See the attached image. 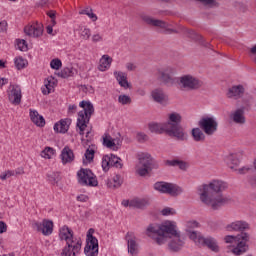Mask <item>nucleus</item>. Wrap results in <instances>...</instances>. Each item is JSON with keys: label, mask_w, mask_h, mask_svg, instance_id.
Instances as JSON below:
<instances>
[{"label": "nucleus", "mask_w": 256, "mask_h": 256, "mask_svg": "<svg viewBox=\"0 0 256 256\" xmlns=\"http://www.w3.org/2000/svg\"><path fill=\"white\" fill-rule=\"evenodd\" d=\"M225 189H227V184L221 180H212L209 184H202L198 187L200 201L207 207H211L213 211H217L229 203V198L221 194Z\"/></svg>", "instance_id": "f257e3e1"}, {"label": "nucleus", "mask_w": 256, "mask_h": 256, "mask_svg": "<svg viewBox=\"0 0 256 256\" xmlns=\"http://www.w3.org/2000/svg\"><path fill=\"white\" fill-rule=\"evenodd\" d=\"M181 114L173 112L168 114V120L165 123H152L149 124L151 133H158L159 135L166 133L168 137L177 139V141H187V132L183 126Z\"/></svg>", "instance_id": "f03ea898"}, {"label": "nucleus", "mask_w": 256, "mask_h": 256, "mask_svg": "<svg viewBox=\"0 0 256 256\" xmlns=\"http://www.w3.org/2000/svg\"><path fill=\"white\" fill-rule=\"evenodd\" d=\"M59 237L61 241L66 242V246L62 249L61 256H79L81 253V247L83 246V240L81 238H75L73 230L67 226H63L60 229Z\"/></svg>", "instance_id": "7ed1b4c3"}, {"label": "nucleus", "mask_w": 256, "mask_h": 256, "mask_svg": "<svg viewBox=\"0 0 256 256\" xmlns=\"http://www.w3.org/2000/svg\"><path fill=\"white\" fill-rule=\"evenodd\" d=\"M79 105L83 110L78 113L76 128L79 135L83 136L85 135V129H87L91 115L95 113V108L89 101H81Z\"/></svg>", "instance_id": "20e7f679"}, {"label": "nucleus", "mask_w": 256, "mask_h": 256, "mask_svg": "<svg viewBox=\"0 0 256 256\" xmlns=\"http://www.w3.org/2000/svg\"><path fill=\"white\" fill-rule=\"evenodd\" d=\"M172 225L173 222H166L160 226L157 224H150L146 228V235L147 237L154 239L157 245H164V243H167V233Z\"/></svg>", "instance_id": "39448f33"}, {"label": "nucleus", "mask_w": 256, "mask_h": 256, "mask_svg": "<svg viewBox=\"0 0 256 256\" xmlns=\"http://www.w3.org/2000/svg\"><path fill=\"white\" fill-rule=\"evenodd\" d=\"M250 239L251 235H249V233L242 232L236 236H225L224 241L225 243H236L237 245L232 249V253H234V255H243V253H247V250L249 249L247 243H249Z\"/></svg>", "instance_id": "423d86ee"}, {"label": "nucleus", "mask_w": 256, "mask_h": 256, "mask_svg": "<svg viewBox=\"0 0 256 256\" xmlns=\"http://www.w3.org/2000/svg\"><path fill=\"white\" fill-rule=\"evenodd\" d=\"M140 18L143 23H145V25H149L150 27H156L160 30V33H163V35H177V33H179V30L173 28V25L166 21L153 18L147 14H141Z\"/></svg>", "instance_id": "0eeeda50"}, {"label": "nucleus", "mask_w": 256, "mask_h": 256, "mask_svg": "<svg viewBox=\"0 0 256 256\" xmlns=\"http://www.w3.org/2000/svg\"><path fill=\"white\" fill-rule=\"evenodd\" d=\"M168 242V248L170 251L177 253V251H181L183 249V245H185V239L181 237V233L177 231V225L172 222L168 233H166V242Z\"/></svg>", "instance_id": "6e6552de"}, {"label": "nucleus", "mask_w": 256, "mask_h": 256, "mask_svg": "<svg viewBox=\"0 0 256 256\" xmlns=\"http://www.w3.org/2000/svg\"><path fill=\"white\" fill-rule=\"evenodd\" d=\"M151 165H153V157L147 153L140 154L139 162L136 165V173L140 175V177H145L149 171H152Z\"/></svg>", "instance_id": "1a4fd4ad"}, {"label": "nucleus", "mask_w": 256, "mask_h": 256, "mask_svg": "<svg viewBox=\"0 0 256 256\" xmlns=\"http://www.w3.org/2000/svg\"><path fill=\"white\" fill-rule=\"evenodd\" d=\"M155 191L159 193H164L166 195H172V197H177V195H181L183 190L181 187L177 186L176 184L169 183V182H156L154 184Z\"/></svg>", "instance_id": "9d476101"}, {"label": "nucleus", "mask_w": 256, "mask_h": 256, "mask_svg": "<svg viewBox=\"0 0 256 256\" xmlns=\"http://www.w3.org/2000/svg\"><path fill=\"white\" fill-rule=\"evenodd\" d=\"M77 175L78 183H80V185H85L87 187H97V185H99L97 177L89 169L81 168Z\"/></svg>", "instance_id": "9b49d317"}, {"label": "nucleus", "mask_w": 256, "mask_h": 256, "mask_svg": "<svg viewBox=\"0 0 256 256\" xmlns=\"http://www.w3.org/2000/svg\"><path fill=\"white\" fill-rule=\"evenodd\" d=\"M93 233H95V230L93 228H90L87 232V238H86V246L84 248V253H90V255L87 256H97L99 255V240H97Z\"/></svg>", "instance_id": "f8f14e48"}, {"label": "nucleus", "mask_w": 256, "mask_h": 256, "mask_svg": "<svg viewBox=\"0 0 256 256\" xmlns=\"http://www.w3.org/2000/svg\"><path fill=\"white\" fill-rule=\"evenodd\" d=\"M198 125L200 129H202L205 135L211 136L217 133V129L219 127V123L213 117H203L199 122Z\"/></svg>", "instance_id": "ddd939ff"}, {"label": "nucleus", "mask_w": 256, "mask_h": 256, "mask_svg": "<svg viewBox=\"0 0 256 256\" xmlns=\"http://www.w3.org/2000/svg\"><path fill=\"white\" fill-rule=\"evenodd\" d=\"M157 79L164 85H173L175 83V69L173 67L158 69Z\"/></svg>", "instance_id": "4468645a"}, {"label": "nucleus", "mask_w": 256, "mask_h": 256, "mask_svg": "<svg viewBox=\"0 0 256 256\" xmlns=\"http://www.w3.org/2000/svg\"><path fill=\"white\" fill-rule=\"evenodd\" d=\"M180 85L187 91H195V89L203 87V82L191 75H184L180 77Z\"/></svg>", "instance_id": "2eb2a0df"}, {"label": "nucleus", "mask_w": 256, "mask_h": 256, "mask_svg": "<svg viewBox=\"0 0 256 256\" xmlns=\"http://www.w3.org/2000/svg\"><path fill=\"white\" fill-rule=\"evenodd\" d=\"M110 167L123 169V160L115 154L105 155L102 158V169L103 171H107Z\"/></svg>", "instance_id": "dca6fc26"}, {"label": "nucleus", "mask_w": 256, "mask_h": 256, "mask_svg": "<svg viewBox=\"0 0 256 256\" xmlns=\"http://www.w3.org/2000/svg\"><path fill=\"white\" fill-rule=\"evenodd\" d=\"M8 98L13 105L21 103V87L17 84H11L8 88Z\"/></svg>", "instance_id": "f3484780"}, {"label": "nucleus", "mask_w": 256, "mask_h": 256, "mask_svg": "<svg viewBox=\"0 0 256 256\" xmlns=\"http://www.w3.org/2000/svg\"><path fill=\"white\" fill-rule=\"evenodd\" d=\"M250 229V225L245 220H236L226 226V231H236L238 233H245Z\"/></svg>", "instance_id": "a211bd4d"}, {"label": "nucleus", "mask_w": 256, "mask_h": 256, "mask_svg": "<svg viewBox=\"0 0 256 256\" xmlns=\"http://www.w3.org/2000/svg\"><path fill=\"white\" fill-rule=\"evenodd\" d=\"M245 95V87L241 84L234 85L228 89L226 96L228 99H241Z\"/></svg>", "instance_id": "6ab92c4d"}, {"label": "nucleus", "mask_w": 256, "mask_h": 256, "mask_svg": "<svg viewBox=\"0 0 256 256\" xmlns=\"http://www.w3.org/2000/svg\"><path fill=\"white\" fill-rule=\"evenodd\" d=\"M151 97L155 103H159L160 105H167V101H169V97L161 88L154 89L151 92Z\"/></svg>", "instance_id": "aec40b11"}, {"label": "nucleus", "mask_w": 256, "mask_h": 256, "mask_svg": "<svg viewBox=\"0 0 256 256\" xmlns=\"http://www.w3.org/2000/svg\"><path fill=\"white\" fill-rule=\"evenodd\" d=\"M230 119L236 125H245V123H247V119L245 118V109L238 108L235 111L231 112Z\"/></svg>", "instance_id": "412c9836"}, {"label": "nucleus", "mask_w": 256, "mask_h": 256, "mask_svg": "<svg viewBox=\"0 0 256 256\" xmlns=\"http://www.w3.org/2000/svg\"><path fill=\"white\" fill-rule=\"evenodd\" d=\"M62 165H68L75 161V153L70 149L69 146H65L60 154Z\"/></svg>", "instance_id": "4be33fe9"}, {"label": "nucleus", "mask_w": 256, "mask_h": 256, "mask_svg": "<svg viewBox=\"0 0 256 256\" xmlns=\"http://www.w3.org/2000/svg\"><path fill=\"white\" fill-rule=\"evenodd\" d=\"M35 227L37 231H40L44 235H51L53 233V221L43 220L42 222H36Z\"/></svg>", "instance_id": "5701e85b"}, {"label": "nucleus", "mask_w": 256, "mask_h": 256, "mask_svg": "<svg viewBox=\"0 0 256 256\" xmlns=\"http://www.w3.org/2000/svg\"><path fill=\"white\" fill-rule=\"evenodd\" d=\"M24 33L28 35V37H41V35H43V25L33 24L26 26L24 28Z\"/></svg>", "instance_id": "b1692460"}, {"label": "nucleus", "mask_w": 256, "mask_h": 256, "mask_svg": "<svg viewBox=\"0 0 256 256\" xmlns=\"http://www.w3.org/2000/svg\"><path fill=\"white\" fill-rule=\"evenodd\" d=\"M200 247H208V249H211V251H214V253H218L219 251L217 240H215L213 237L200 238Z\"/></svg>", "instance_id": "393cba45"}, {"label": "nucleus", "mask_w": 256, "mask_h": 256, "mask_svg": "<svg viewBox=\"0 0 256 256\" xmlns=\"http://www.w3.org/2000/svg\"><path fill=\"white\" fill-rule=\"evenodd\" d=\"M114 76L118 81V84L120 85V87H123V89H131V83L127 81V73L121 72V71H115Z\"/></svg>", "instance_id": "a878e982"}, {"label": "nucleus", "mask_w": 256, "mask_h": 256, "mask_svg": "<svg viewBox=\"0 0 256 256\" xmlns=\"http://www.w3.org/2000/svg\"><path fill=\"white\" fill-rule=\"evenodd\" d=\"M69 125H71V119H62L59 122L55 123L54 131L56 133H67V131H69Z\"/></svg>", "instance_id": "bb28decb"}, {"label": "nucleus", "mask_w": 256, "mask_h": 256, "mask_svg": "<svg viewBox=\"0 0 256 256\" xmlns=\"http://www.w3.org/2000/svg\"><path fill=\"white\" fill-rule=\"evenodd\" d=\"M30 119L37 127H45V118L37 110H30Z\"/></svg>", "instance_id": "cd10ccee"}, {"label": "nucleus", "mask_w": 256, "mask_h": 256, "mask_svg": "<svg viewBox=\"0 0 256 256\" xmlns=\"http://www.w3.org/2000/svg\"><path fill=\"white\" fill-rule=\"evenodd\" d=\"M123 185V178L121 175L116 174L112 179L107 180V187L109 189H119Z\"/></svg>", "instance_id": "c85d7f7f"}, {"label": "nucleus", "mask_w": 256, "mask_h": 256, "mask_svg": "<svg viewBox=\"0 0 256 256\" xmlns=\"http://www.w3.org/2000/svg\"><path fill=\"white\" fill-rule=\"evenodd\" d=\"M149 203V199L147 198H137L130 201V207H134L135 209H145V207H148Z\"/></svg>", "instance_id": "c756f323"}, {"label": "nucleus", "mask_w": 256, "mask_h": 256, "mask_svg": "<svg viewBox=\"0 0 256 256\" xmlns=\"http://www.w3.org/2000/svg\"><path fill=\"white\" fill-rule=\"evenodd\" d=\"M111 63H113V58L109 55H103L98 66L99 71H107L111 67Z\"/></svg>", "instance_id": "7c9ffc66"}, {"label": "nucleus", "mask_w": 256, "mask_h": 256, "mask_svg": "<svg viewBox=\"0 0 256 256\" xmlns=\"http://www.w3.org/2000/svg\"><path fill=\"white\" fill-rule=\"evenodd\" d=\"M57 85V80L54 77H49L45 81V88L42 90L43 95H49L53 89H55V86Z\"/></svg>", "instance_id": "2f4dec72"}, {"label": "nucleus", "mask_w": 256, "mask_h": 256, "mask_svg": "<svg viewBox=\"0 0 256 256\" xmlns=\"http://www.w3.org/2000/svg\"><path fill=\"white\" fill-rule=\"evenodd\" d=\"M204 131L200 128H193L192 129V137L194 139V141H196L197 143H203V141H205L206 136L205 133H203Z\"/></svg>", "instance_id": "473e14b6"}, {"label": "nucleus", "mask_w": 256, "mask_h": 256, "mask_svg": "<svg viewBox=\"0 0 256 256\" xmlns=\"http://www.w3.org/2000/svg\"><path fill=\"white\" fill-rule=\"evenodd\" d=\"M166 165H169L170 167H179L181 171H187V167H189V164L183 160H168L166 161Z\"/></svg>", "instance_id": "72a5a7b5"}, {"label": "nucleus", "mask_w": 256, "mask_h": 256, "mask_svg": "<svg viewBox=\"0 0 256 256\" xmlns=\"http://www.w3.org/2000/svg\"><path fill=\"white\" fill-rule=\"evenodd\" d=\"M128 253L132 256H137V253H139V245L133 238L128 239Z\"/></svg>", "instance_id": "f704fd0d"}, {"label": "nucleus", "mask_w": 256, "mask_h": 256, "mask_svg": "<svg viewBox=\"0 0 256 256\" xmlns=\"http://www.w3.org/2000/svg\"><path fill=\"white\" fill-rule=\"evenodd\" d=\"M47 177H48V181L52 185H56L57 187H59V181H61V174L59 172H52L48 174Z\"/></svg>", "instance_id": "c9c22d12"}, {"label": "nucleus", "mask_w": 256, "mask_h": 256, "mask_svg": "<svg viewBox=\"0 0 256 256\" xmlns=\"http://www.w3.org/2000/svg\"><path fill=\"white\" fill-rule=\"evenodd\" d=\"M73 75H75V69H73V67H66L58 73V77H62V79L73 77Z\"/></svg>", "instance_id": "e433bc0d"}, {"label": "nucleus", "mask_w": 256, "mask_h": 256, "mask_svg": "<svg viewBox=\"0 0 256 256\" xmlns=\"http://www.w3.org/2000/svg\"><path fill=\"white\" fill-rule=\"evenodd\" d=\"M189 233V237L190 239H192V241H194V243H196L198 246L201 245L200 239H203V235H201V233L197 232V231H193V230H187Z\"/></svg>", "instance_id": "4c0bfd02"}, {"label": "nucleus", "mask_w": 256, "mask_h": 256, "mask_svg": "<svg viewBox=\"0 0 256 256\" xmlns=\"http://www.w3.org/2000/svg\"><path fill=\"white\" fill-rule=\"evenodd\" d=\"M40 155L43 157V159H51V157L55 155V149L47 146L41 151Z\"/></svg>", "instance_id": "58836bf2"}, {"label": "nucleus", "mask_w": 256, "mask_h": 256, "mask_svg": "<svg viewBox=\"0 0 256 256\" xmlns=\"http://www.w3.org/2000/svg\"><path fill=\"white\" fill-rule=\"evenodd\" d=\"M103 145H105V147H107L108 149H112V147H114L113 150L117 151V147H115V141L109 135H106L103 138Z\"/></svg>", "instance_id": "ea45409f"}, {"label": "nucleus", "mask_w": 256, "mask_h": 256, "mask_svg": "<svg viewBox=\"0 0 256 256\" xmlns=\"http://www.w3.org/2000/svg\"><path fill=\"white\" fill-rule=\"evenodd\" d=\"M15 66L18 70L25 69L27 67V60H25L23 57H17L15 58Z\"/></svg>", "instance_id": "a19ab883"}, {"label": "nucleus", "mask_w": 256, "mask_h": 256, "mask_svg": "<svg viewBox=\"0 0 256 256\" xmlns=\"http://www.w3.org/2000/svg\"><path fill=\"white\" fill-rule=\"evenodd\" d=\"M118 103L121 105H131V97L125 94L120 95L118 96Z\"/></svg>", "instance_id": "79ce46f5"}, {"label": "nucleus", "mask_w": 256, "mask_h": 256, "mask_svg": "<svg viewBox=\"0 0 256 256\" xmlns=\"http://www.w3.org/2000/svg\"><path fill=\"white\" fill-rule=\"evenodd\" d=\"M80 37L84 41H89V39L91 38V29L83 28L80 32Z\"/></svg>", "instance_id": "37998d69"}, {"label": "nucleus", "mask_w": 256, "mask_h": 256, "mask_svg": "<svg viewBox=\"0 0 256 256\" xmlns=\"http://www.w3.org/2000/svg\"><path fill=\"white\" fill-rule=\"evenodd\" d=\"M63 63L61 62L60 59L56 58V59H53L51 60L50 62V67L51 69H55L56 71L61 69Z\"/></svg>", "instance_id": "c03bdc74"}, {"label": "nucleus", "mask_w": 256, "mask_h": 256, "mask_svg": "<svg viewBox=\"0 0 256 256\" xmlns=\"http://www.w3.org/2000/svg\"><path fill=\"white\" fill-rule=\"evenodd\" d=\"M84 157L89 163H91V161H93L95 158V150L88 148L84 154Z\"/></svg>", "instance_id": "a18cd8bd"}, {"label": "nucleus", "mask_w": 256, "mask_h": 256, "mask_svg": "<svg viewBox=\"0 0 256 256\" xmlns=\"http://www.w3.org/2000/svg\"><path fill=\"white\" fill-rule=\"evenodd\" d=\"M17 41V47L20 51H28L29 50V47L27 46V41L25 40H16Z\"/></svg>", "instance_id": "49530a36"}, {"label": "nucleus", "mask_w": 256, "mask_h": 256, "mask_svg": "<svg viewBox=\"0 0 256 256\" xmlns=\"http://www.w3.org/2000/svg\"><path fill=\"white\" fill-rule=\"evenodd\" d=\"M161 214L164 217H168L169 215H176L177 211H175V209H173V208L166 207V208L161 210Z\"/></svg>", "instance_id": "de8ad7c7"}, {"label": "nucleus", "mask_w": 256, "mask_h": 256, "mask_svg": "<svg viewBox=\"0 0 256 256\" xmlns=\"http://www.w3.org/2000/svg\"><path fill=\"white\" fill-rule=\"evenodd\" d=\"M199 3H202V5H205L206 7H215L217 5V1L215 0H195Z\"/></svg>", "instance_id": "09e8293b"}, {"label": "nucleus", "mask_w": 256, "mask_h": 256, "mask_svg": "<svg viewBox=\"0 0 256 256\" xmlns=\"http://www.w3.org/2000/svg\"><path fill=\"white\" fill-rule=\"evenodd\" d=\"M15 175V172L8 170L0 175V179L2 181H6V179H9V177H13Z\"/></svg>", "instance_id": "8fccbe9b"}, {"label": "nucleus", "mask_w": 256, "mask_h": 256, "mask_svg": "<svg viewBox=\"0 0 256 256\" xmlns=\"http://www.w3.org/2000/svg\"><path fill=\"white\" fill-rule=\"evenodd\" d=\"M229 161H231L232 165L237 167L239 165L240 161L239 158H237V154H231L228 156Z\"/></svg>", "instance_id": "3c124183"}, {"label": "nucleus", "mask_w": 256, "mask_h": 256, "mask_svg": "<svg viewBox=\"0 0 256 256\" xmlns=\"http://www.w3.org/2000/svg\"><path fill=\"white\" fill-rule=\"evenodd\" d=\"M136 139H137V141H139V143H143V141H147L149 139V136H147V134H145L143 132H139L136 135Z\"/></svg>", "instance_id": "603ef678"}, {"label": "nucleus", "mask_w": 256, "mask_h": 256, "mask_svg": "<svg viewBox=\"0 0 256 256\" xmlns=\"http://www.w3.org/2000/svg\"><path fill=\"white\" fill-rule=\"evenodd\" d=\"M199 227V222L197 221H190L187 223V231H191V229Z\"/></svg>", "instance_id": "864d4df0"}, {"label": "nucleus", "mask_w": 256, "mask_h": 256, "mask_svg": "<svg viewBox=\"0 0 256 256\" xmlns=\"http://www.w3.org/2000/svg\"><path fill=\"white\" fill-rule=\"evenodd\" d=\"M100 41H103V36L101 34H94L92 36L93 43H100Z\"/></svg>", "instance_id": "5fc2aeb1"}, {"label": "nucleus", "mask_w": 256, "mask_h": 256, "mask_svg": "<svg viewBox=\"0 0 256 256\" xmlns=\"http://www.w3.org/2000/svg\"><path fill=\"white\" fill-rule=\"evenodd\" d=\"M236 171L239 175H245V173H248V171H251V168L244 166L240 169H236Z\"/></svg>", "instance_id": "6e6d98bb"}, {"label": "nucleus", "mask_w": 256, "mask_h": 256, "mask_svg": "<svg viewBox=\"0 0 256 256\" xmlns=\"http://www.w3.org/2000/svg\"><path fill=\"white\" fill-rule=\"evenodd\" d=\"M7 233V224L0 221V234Z\"/></svg>", "instance_id": "4d7b16f0"}, {"label": "nucleus", "mask_w": 256, "mask_h": 256, "mask_svg": "<svg viewBox=\"0 0 256 256\" xmlns=\"http://www.w3.org/2000/svg\"><path fill=\"white\" fill-rule=\"evenodd\" d=\"M86 15L92 21H97V15L95 13H93V9H90V12H88V14H86Z\"/></svg>", "instance_id": "13d9d810"}, {"label": "nucleus", "mask_w": 256, "mask_h": 256, "mask_svg": "<svg viewBox=\"0 0 256 256\" xmlns=\"http://www.w3.org/2000/svg\"><path fill=\"white\" fill-rule=\"evenodd\" d=\"M88 200H89V197L87 195L81 194L77 196V201H81V203H86V201Z\"/></svg>", "instance_id": "bf43d9fd"}, {"label": "nucleus", "mask_w": 256, "mask_h": 256, "mask_svg": "<svg viewBox=\"0 0 256 256\" xmlns=\"http://www.w3.org/2000/svg\"><path fill=\"white\" fill-rule=\"evenodd\" d=\"M4 31H7V21L0 22V33H4Z\"/></svg>", "instance_id": "052dcab7"}, {"label": "nucleus", "mask_w": 256, "mask_h": 256, "mask_svg": "<svg viewBox=\"0 0 256 256\" xmlns=\"http://www.w3.org/2000/svg\"><path fill=\"white\" fill-rule=\"evenodd\" d=\"M77 111V105L73 104V105H69L68 107V113H75Z\"/></svg>", "instance_id": "680f3d73"}, {"label": "nucleus", "mask_w": 256, "mask_h": 256, "mask_svg": "<svg viewBox=\"0 0 256 256\" xmlns=\"http://www.w3.org/2000/svg\"><path fill=\"white\" fill-rule=\"evenodd\" d=\"M91 12V9L90 8H86V9H83L79 12V15H89V13Z\"/></svg>", "instance_id": "e2e57ef3"}, {"label": "nucleus", "mask_w": 256, "mask_h": 256, "mask_svg": "<svg viewBox=\"0 0 256 256\" xmlns=\"http://www.w3.org/2000/svg\"><path fill=\"white\" fill-rule=\"evenodd\" d=\"M46 31H47L48 35H53V26L48 25L46 27Z\"/></svg>", "instance_id": "0e129e2a"}, {"label": "nucleus", "mask_w": 256, "mask_h": 256, "mask_svg": "<svg viewBox=\"0 0 256 256\" xmlns=\"http://www.w3.org/2000/svg\"><path fill=\"white\" fill-rule=\"evenodd\" d=\"M47 15H48V17H50V19H55L56 13H55V11L51 10V11L47 12Z\"/></svg>", "instance_id": "69168bd1"}, {"label": "nucleus", "mask_w": 256, "mask_h": 256, "mask_svg": "<svg viewBox=\"0 0 256 256\" xmlns=\"http://www.w3.org/2000/svg\"><path fill=\"white\" fill-rule=\"evenodd\" d=\"M185 32L187 33L188 37H193V35H195V31L193 30L185 29Z\"/></svg>", "instance_id": "338daca9"}, {"label": "nucleus", "mask_w": 256, "mask_h": 256, "mask_svg": "<svg viewBox=\"0 0 256 256\" xmlns=\"http://www.w3.org/2000/svg\"><path fill=\"white\" fill-rule=\"evenodd\" d=\"M249 183H250V185H252V187H256V178H251L249 180Z\"/></svg>", "instance_id": "774afa93"}]
</instances>
